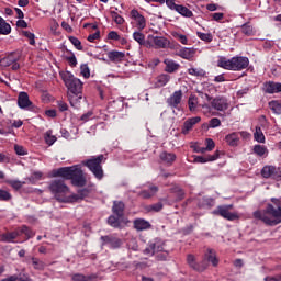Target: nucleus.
Here are the masks:
<instances>
[{
    "instance_id": "423d86ee",
    "label": "nucleus",
    "mask_w": 281,
    "mask_h": 281,
    "mask_svg": "<svg viewBox=\"0 0 281 281\" xmlns=\"http://www.w3.org/2000/svg\"><path fill=\"white\" fill-rule=\"evenodd\" d=\"M234 210V204L218 205L212 211L213 216H221L225 221H239L240 215L238 212H232Z\"/></svg>"
},
{
    "instance_id": "f8f14e48",
    "label": "nucleus",
    "mask_w": 281,
    "mask_h": 281,
    "mask_svg": "<svg viewBox=\"0 0 281 281\" xmlns=\"http://www.w3.org/2000/svg\"><path fill=\"white\" fill-rule=\"evenodd\" d=\"M164 240L161 239H154L149 241L148 246L144 249L145 256H155V254H161L164 251Z\"/></svg>"
},
{
    "instance_id": "5701e85b",
    "label": "nucleus",
    "mask_w": 281,
    "mask_h": 281,
    "mask_svg": "<svg viewBox=\"0 0 281 281\" xmlns=\"http://www.w3.org/2000/svg\"><path fill=\"white\" fill-rule=\"evenodd\" d=\"M221 157V151L216 150L213 155L195 156L194 164H207V161H216Z\"/></svg>"
},
{
    "instance_id": "4468645a",
    "label": "nucleus",
    "mask_w": 281,
    "mask_h": 281,
    "mask_svg": "<svg viewBox=\"0 0 281 281\" xmlns=\"http://www.w3.org/2000/svg\"><path fill=\"white\" fill-rule=\"evenodd\" d=\"M210 105H211V109H214V111H220V112H225L227 111V109H229V102L225 97L213 98Z\"/></svg>"
},
{
    "instance_id": "f704fd0d",
    "label": "nucleus",
    "mask_w": 281,
    "mask_h": 281,
    "mask_svg": "<svg viewBox=\"0 0 281 281\" xmlns=\"http://www.w3.org/2000/svg\"><path fill=\"white\" fill-rule=\"evenodd\" d=\"M19 232H20V236H25V240H30V238H34V236H36V233H34V231H32V228L27 227V225H22L20 227H18Z\"/></svg>"
},
{
    "instance_id": "c9c22d12",
    "label": "nucleus",
    "mask_w": 281,
    "mask_h": 281,
    "mask_svg": "<svg viewBox=\"0 0 281 281\" xmlns=\"http://www.w3.org/2000/svg\"><path fill=\"white\" fill-rule=\"evenodd\" d=\"M170 82V75L161 74L156 78L155 87H166Z\"/></svg>"
},
{
    "instance_id": "0eeeda50",
    "label": "nucleus",
    "mask_w": 281,
    "mask_h": 281,
    "mask_svg": "<svg viewBox=\"0 0 281 281\" xmlns=\"http://www.w3.org/2000/svg\"><path fill=\"white\" fill-rule=\"evenodd\" d=\"M61 78L65 87L68 89V94L82 93V81L74 77L71 72H65Z\"/></svg>"
},
{
    "instance_id": "680f3d73",
    "label": "nucleus",
    "mask_w": 281,
    "mask_h": 281,
    "mask_svg": "<svg viewBox=\"0 0 281 281\" xmlns=\"http://www.w3.org/2000/svg\"><path fill=\"white\" fill-rule=\"evenodd\" d=\"M221 126V119L213 117L209 121V128H218Z\"/></svg>"
},
{
    "instance_id": "338daca9",
    "label": "nucleus",
    "mask_w": 281,
    "mask_h": 281,
    "mask_svg": "<svg viewBox=\"0 0 281 281\" xmlns=\"http://www.w3.org/2000/svg\"><path fill=\"white\" fill-rule=\"evenodd\" d=\"M188 74H190V76H205V71L199 70L196 68H189Z\"/></svg>"
},
{
    "instance_id": "c03bdc74",
    "label": "nucleus",
    "mask_w": 281,
    "mask_h": 281,
    "mask_svg": "<svg viewBox=\"0 0 281 281\" xmlns=\"http://www.w3.org/2000/svg\"><path fill=\"white\" fill-rule=\"evenodd\" d=\"M31 262L36 271H43L45 269V262L36 257H32Z\"/></svg>"
},
{
    "instance_id": "393cba45",
    "label": "nucleus",
    "mask_w": 281,
    "mask_h": 281,
    "mask_svg": "<svg viewBox=\"0 0 281 281\" xmlns=\"http://www.w3.org/2000/svg\"><path fill=\"white\" fill-rule=\"evenodd\" d=\"M87 196H89V189H81L78 193L69 195L68 203H78V201H82L83 199H87Z\"/></svg>"
},
{
    "instance_id": "a211bd4d",
    "label": "nucleus",
    "mask_w": 281,
    "mask_h": 281,
    "mask_svg": "<svg viewBox=\"0 0 281 281\" xmlns=\"http://www.w3.org/2000/svg\"><path fill=\"white\" fill-rule=\"evenodd\" d=\"M202 261L206 262L207 268L210 267V263L212 265V267H218V262H221V260L216 256V250H214L212 248L206 249Z\"/></svg>"
},
{
    "instance_id": "0e129e2a",
    "label": "nucleus",
    "mask_w": 281,
    "mask_h": 281,
    "mask_svg": "<svg viewBox=\"0 0 281 281\" xmlns=\"http://www.w3.org/2000/svg\"><path fill=\"white\" fill-rule=\"evenodd\" d=\"M205 145H206L205 150H207L209 153H211L213 148H216V143H214V139L212 138H206Z\"/></svg>"
},
{
    "instance_id": "58836bf2",
    "label": "nucleus",
    "mask_w": 281,
    "mask_h": 281,
    "mask_svg": "<svg viewBox=\"0 0 281 281\" xmlns=\"http://www.w3.org/2000/svg\"><path fill=\"white\" fill-rule=\"evenodd\" d=\"M176 12H178V14H181V16H186L187 19H191V16H194V13H192L190 9L183 7L182 4H178V7H176Z\"/></svg>"
},
{
    "instance_id": "a878e982",
    "label": "nucleus",
    "mask_w": 281,
    "mask_h": 281,
    "mask_svg": "<svg viewBox=\"0 0 281 281\" xmlns=\"http://www.w3.org/2000/svg\"><path fill=\"white\" fill-rule=\"evenodd\" d=\"M126 205L122 201H114L112 206V212L114 216H119V218H124V210Z\"/></svg>"
},
{
    "instance_id": "de8ad7c7",
    "label": "nucleus",
    "mask_w": 281,
    "mask_h": 281,
    "mask_svg": "<svg viewBox=\"0 0 281 281\" xmlns=\"http://www.w3.org/2000/svg\"><path fill=\"white\" fill-rule=\"evenodd\" d=\"M188 104H189V110L190 111H196V106L199 104V98H196V95H194V94H191L189 97Z\"/></svg>"
},
{
    "instance_id": "f03ea898",
    "label": "nucleus",
    "mask_w": 281,
    "mask_h": 281,
    "mask_svg": "<svg viewBox=\"0 0 281 281\" xmlns=\"http://www.w3.org/2000/svg\"><path fill=\"white\" fill-rule=\"evenodd\" d=\"M52 175L53 177H61V179H65L66 181H71L72 186H76L77 188L87 186L85 172L78 165L54 169Z\"/></svg>"
},
{
    "instance_id": "2f4dec72",
    "label": "nucleus",
    "mask_w": 281,
    "mask_h": 281,
    "mask_svg": "<svg viewBox=\"0 0 281 281\" xmlns=\"http://www.w3.org/2000/svg\"><path fill=\"white\" fill-rule=\"evenodd\" d=\"M225 142L228 144V146H238V143L240 142V133L233 132L226 135Z\"/></svg>"
},
{
    "instance_id": "bb28decb",
    "label": "nucleus",
    "mask_w": 281,
    "mask_h": 281,
    "mask_svg": "<svg viewBox=\"0 0 281 281\" xmlns=\"http://www.w3.org/2000/svg\"><path fill=\"white\" fill-rule=\"evenodd\" d=\"M150 227H153L150 222L144 218L134 220V229H136V232H144L146 229H150Z\"/></svg>"
},
{
    "instance_id": "bf43d9fd",
    "label": "nucleus",
    "mask_w": 281,
    "mask_h": 281,
    "mask_svg": "<svg viewBox=\"0 0 281 281\" xmlns=\"http://www.w3.org/2000/svg\"><path fill=\"white\" fill-rule=\"evenodd\" d=\"M8 183L13 188V190H21L23 188V183L19 180H9Z\"/></svg>"
},
{
    "instance_id": "e433bc0d",
    "label": "nucleus",
    "mask_w": 281,
    "mask_h": 281,
    "mask_svg": "<svg viewBox=\"0 0 281 281\" xmlns=\"http://www.w3.org/2000/svg\"><path fill=\"white\" fill-rule=\"evenodd\" d=\"M252 153L257 155V157H267L269 155V149L265 145H255L252 147Z\"/></svg>"
},
{
    "instance_id": "a19ab883",
    "label": "nucleus",
    "mask_w": 281,
    "mask_h": 281,
    "mask_svg": "<svg viewBox=\"0 0 281 281\" xmlns=\"http://www.w3.org/2000/svg\"><path fill=\"white\" fill-rule=\"evenodd\" d=\"M122 217L117 216V215H110L108 217V225H110L111 227H114L115 229H120L122 227V224L120 223V220Z\"/></svg>"
},
{
    "instance_id": "4d7b16f0",
    "label": "nucleus",
    "mask_w": 281,
    "mask_h": 281,
    "mask_svg": "<svg viewBox=\"0 0 281 281\" xmlns=\"http://www.w3.org/2000/svg\"><path fill=\"white\" fill-rule=\"evenodd\" d=\"M68 38H69L70 43L74 45V47H76V49H78L79 52H82V42H80V40H78V37L69 36Z\"/></svg>"
},
{
    "instance_id": "ddd939ff",
    "label": "nucleus",
    "mask_w": 281,
    "mask_h": 281,
    "mask_svg": "<svg viewBox=\"0 0 281 281\" xmlns=\"http://www.w3.org/2000/svg\"><path fill=\"white\" fill-rule=\"evenodd\" d=\"M130 18L134 21L136 30H146V18L137 9L131 10Z\"/></svg>"
},
{
    "instance_id": "aec40b11",
    "label": "nucleus",
    "mask_w": 281,
    "mask_h": 281,
    "mask_svg": "<svg viewBox=\"0 0 281 281\" xmlns=\"http://www.w3.org/2000/svg\"><path fill=\"white\" fill-rule=\"evenodd\" d=\"M32 101L30 100V94H27V92L22 91L19 93L18 95V106L20 109H30V106H32Z\"/></svg>"
},
{
    "instance_id": "c85d7f7f",
    "label": "nucleus",
    "mask_w": 281,
    "mask_h": 281,
    "mask_svg": "<svg viewBox=\"0 0 281 281\" xmlns=\"http://www.w3.org/2000/svg\"><path fill=\"white\" fill-rule=\"evenodd\" d=\"M68 100L72 109H80V104L82 102V92L68 94Z\"/></svg>"
},
{
    "instance_id": "7ed1b4c3",
    "label": "nucleus",
    "mask_w": 281,
    "mask_h": 281,
    "mask_svg": "<svg viewBox=\"0 0 281 281\" xmlns=\"http://www.w3.org/2000/svg\"><path fill=\"white\" fill-rule=\"evenodd\" d=\"M217 67L226 69L227 71H243L249 67V58L245 56H234L231 59L221 57L217 60Z\"/></svg>"
},
{
    "instance_id": "3c124183",
    "label": "nucleus",
    "mask_w": 281,
    "mask_h": 281,
    "mask_svg": "<svg viewBox=\"0 0 281 281\" xmlns=\"http://www.w3.org/2000/svg\"><path fill=\"white\" fill-rule=\"evenodd\" d=\"M269 109L272 110L277 115H281V103L280 101H270Z\"/></svg>"
},
{
    "instance_id": "1a4fd4ad",
    "label": "nucleus",
    "mask_w": 281,
    "mask_h": 281,
    "mask_svg": "<svg viewBox=\"0 0 281 281\" xmlns=\"http://www.w3.org/2000/svg\"><path fill=\"white\" fill-rule=\"evenodd\" d=\"M175 49V46H170V40L165 36L148 35L147 37V49Z\"/></svg>"
},
{
    "instance_id": "39448f33",
    "label": "nucleus",
    "mask_w": 281,
    "mask_h": 281,
    "mask_svg": "<svg viewBox=\"0 0 281 281\" xmlns=\"http://www.w3.org/2000/svg\"><path fill=\"white\" fill-rule=\"evenodd\" d=\"M104 161H106V158H104V155L101 154L85 160L82 165L86 166L90 172H92L95 179L102 181V179H104V169H102V164H104Z\"/></svg>"
},
{
    "instance_id": "69168bd1",
    "label": "nucleus",
    "mask_w": 281,
    "mask_h": 281,
    "mask_svg": "<svg viewBox=\"0 0 281 281\" xmlns=\"http://www.w3.org/2000/svg\"><path fill=\"white\" fill-rule=\"evenodd\" d=\"M93 119V111H88L87 113L82 114L80 116V121L85 124L87 122H89V120Z\"/></svg>"
},
{
    "instance_id": "ea45409f",
    "label": "nucleus",
    "mask_w": 281,
    "mask_h": 281,
    "mask_svg": "<svg viewBox=\"0 0 281 281\" xmlns=\"http://www.w3.org/2000/svg\"><path fill=\"white\" fill-rule=\"evenodd\" d=\"M171 194H176V201H183L186 199V191L179 186H175L170 189Z\"/></svg>"
},
{
    "instance_id": "864d4df0",
    "label": "nucleus",
    "mask_w": 281,
    "mask_h": 281,
    "mask_svg": "<svg viewBox=\"0 0 281 281\" xmlns=\"http://www.w3.org/2000/svg\"><path fill=\"white\" fill-rule=\"evenodd\" d=\"M44 139L48 146H54V143L56 142V136L52 135V131H47Z\"/></svg>"
},
{
    "instance_id": "6e6d98bb",
    "label": "nucleus",
    "mask_w": 281,
    "mask_h": 281,
    "mask_svg": "<svg viewBox=\"0 0 281 281\" xmlns=\"http://www.w3.org/2000/svg\"><path fill=\"white\" fill-rule=\"evenodd\" d=\"M58 27H60V25L58 24V22L56 20H53L50 22V33L54 36H59L60 35V31H58Z\"/></svg>"
},
{
    "instance_id": "c756f323",
    "label": "nucleus",
    "mask_w": 281,
    "mask_h": 281,
    "mask_svg": "<svg viewBox=\"0 0 281 281\" xmlns=\"http://www.w3.org/2000/svg\"><path fill=\"white\" fill-rule=\"evenodd\" d=\"M19 236H21L19 228H15L13 232L2 234L0 240L2 243H14Z\"/></svg>"
},
{
    "instance_id": "2eb2a0df",
    "label": "nucleus",
    "mask_w": 281,
    "mask_h": 281,
    "mask_svg": "<svg viewBox=\"0 0 281 281\" xmlns=\"http://www.w3.org/2000/svg\"><path fill=\"white\" fill-rule=\"evenodd\" d=\"M175 47L179 49L176 53V56H179V58H182L183 60H192V58L196 56V48L194 47H181L179 44H176Z\"/></svg>"
},
{
    "instance_id": "473e14b6",
    "label": "nucleus",
    "mask_w": 281,
    "mask_h": 281,
    "mask_svg": "<svg viewBox=\"0 0 281 281\" xmlns=\"http://www.w3.org/2000/svg\"><path fill=\"white\" fill-rule=\"evenodd\" d=\"M157 192H159V187L150 186L149 191L143 190L138 193V196H140L142 199H153V196H155V194H157Z\"/></svg>"
},
{
    "instance_id": "9b49d317",
    "label": "nucleus",
    "mask_w": 281,
    "mask_h": 281,
    "mask_svg": "<svg viewBox=\"0 0 281 281\" xmlns=\"http://www.w3.org/2000/svg\"><path fill=\"white\" fill-rule=\"evenodd\" d=\"M261 176L263 179H276V181H281V167L276 166H265L261 169Z\"/></svg>"
},
{
    "instance_id": "09e8293b",
    "label": "nucleus",
    "mask_w": 281,
    "mask_h": 281,
    "mask_svg": "<svg viewBox=\"0 0 281 281\" xmlns=\"http://www.w3.org/2000/svg\"><path fill=\"white\" fill-rule=\"evenodd\" d=\"M196 36L200 38V41H204V43H212V41H214L212 33L198 32Z\"/></svg>"
},
{
    "instance_id": "dca6fc26",
    "label": "nucleus",
    "mask_w": 281,
    "mask_h": 281,
    "mask_svg": "<svg viewBox=\"0 0 281 281\" xmlns=\"http://www.w3.org/2000/svg\"><path fill=\"white\" fill-rule=\"evenodd\" d=\"M166 102L170 109H179V106H181V102H183V91H175L169 98H167Z\"/></svg>"
},
{
    "instance_id": "37998d69",
    "label": "nucleus",
    "mask_w": 281,
    "mask_h": 281,
    "mask_svg": "<svg viewBox=\"0 0 281 281\" xmlns=\"http://www.w3.org/2000/svg\"><path fill=\"white\" fill-rule=\"evenodd\" d=\"M254 139L255 142H258V144H265V133H262V128L260 126L255 127Z\"/></svg>"
},
{
    "instance_id": "f257e3e1",
    "label": "nucleus",
    "mask_w": 281,
    "mask_h": 281,
    "mask_svg": "<svg viewBox=\"0 0 281 281\" xmlns=\"http://www.w3.org/2000/svg\"><path fill=\"white\" fill-rule=\"evenodd\" d=\"M270 201L271 203H267L266 209L255 211L252 216L269 227H276L281 223V200L272 198Z\"/></svg>"
},
{
    "instance_id": "412c9836",
    "label": "nucleus",
    "mask_w": 281,
    "mask_h": 281,
    "mask_svg": "<svg viewBox=\"0 0 281 281\" xmlns=\"http://www.w3.org/2000/svg\"><path fill=\"white\" fill-rule=\"evenodd\" d=\"M164 65L166 74H176V71H179V69H181V65L170 58H165Z\"/></svg>"
},
{
    "instance_id": "a18cd8bd",
    "label": "nucleus",
    "mask_w": 281,
    "mask_h": 281,
    "mask_svg": "<svg viewBox=\"0 0 281 281\" xmlns=\"http://www.w3.org/2000/svg\"><path fill=\"white\" fill-rule=\"evenodd\" d=\"M1 281H32V279L27 274H24L23 277L20 278L16 274H12L2 279Z\"/></svg>"
},
{
    "instance_id": "72a5a7b5",
    "label": "nucleus",
    "mask_w": 281,
    "mask_h": 281,
    "mask_svg": "<svg viewBox=\"0 0 281 281\" xmlns=\"http://www.w3.org/2000/svg\"><path fill=\"white\" fill-rule=\"evenodd\" d=\"M133 38L138 43V45H142L143 47H148V40L146 41V35L142 33V31H136L133 33Z\"/></svg>"
},
{
    "instance_id": "9d476101",
    "label": "nucleus",
    "mask_w": 281,
    "mask_h": 281,
    "mask_svg": "<svg viewBox=\"0 0 281 281\" xmlns=\"http://www.w3.org/2000/svg\"><path fill=\"white\" fill-rule=\"evenodd\" d=\"M187 265L190 267V269H193V271H196L198 273L207 271V263L203 260L196 261V256L192 254L187 255Z\"/></svg>"
},
{
    "instance_id": "79ce46f5",
    "label": "nucleus",
    "mask_w": 281,
    "mask_h": 281,
    "mask_svg": "<svg viewBox=\"0 0 281 281\" xmlns=\"http://www.w3.org/2000/svg\"><path fill=\"white\" fill-rule=\"evenodd\" d=\"M240 27L241 33H244L245 36H256V30L254 29V25H250L249 22L243 24Z\"/></svg>"
},
{
    "instance_id": "7c9ffc66",
    "label": "nucleus",
    "mask_w": 281,
    "mask_h": 281,
    "mask_svg": "<svg viewBox=\"0 0 281 281\" xmlns=\"http://www.w3.org/2000/svg\"><path fill=\"white\" fill-rule=\"evenodd\" d=\"M108 109H110L112 113H120V111L124 110V101L122 99L110 101L108 104Z\"/></svg>"
},
{
    "instance_id": "49530a36",
    "label": "nucleus",
    "mask_w": 281,
    "mask_h": 281,
    "mask_svg": "<svg viewBox=\"0 0 281 281\" xmlns=\"http://www.w3.org/2000/svg\"><path fill=\"white\" fill-rule=\"evenodd\" d=\"M162 210H164V203L161 202L145 206V211L147 212H161Z\"/></svg>"
},
{
    "instance_id": "e2e57ef3",
    "label": "nucleus",
    "mask_w": 281,
    "mask_h": 281,
    "mask_svg": "<svg viewBox=\"0 0 281 281\" xmlns=\"http://www.w3.org/2000/svg\"><path fill=\"white\" fill-rule=\"evenodd\" d=\"M14 151L19 156H25L27 155V149L21 145H14Z\"/></svg>"
},
{
    "instance_id": "20e7f679",
    "label": "nucleus",
    "mask_w": 281,
    "mask_h": 281,
    "mask_svg": "<svg viewBox=\"0 0 281 281\" xmlns=\"http://www.w3.org/2000/svg\"><path fill=\"white\" fill-rule=\"evenodd\" d=\"M49 192L59 203H69V187L65 184V180L55 179L48 186Z\"/></svg>"
},
{
    "instance_id": "4c0bfd02",
    "label": "nucleus",
    "mask_w": 281,
    "mask_h": 281,
    "mask_svg": "<svg viewBox=\"0 0 281 281\" xmlns=\"http://www.w3.org/2000/svg\"><path fill=\"white\" fill-rule=\"evenodd\" d=\"M10 32H12V26H10V24L5 22L2 16H0V34H2L3 36H8Z\"/></svg>"
},
{
    "instance_id": "603ef678",
    "label": "nucleus",
    "mask_w": 281,
    "mask_h": 281,
    "mask_svg": "<svg viewBox=\"0 0 281 281\" xmlns=\"http://www.w3.org/2000/svg\"><path fill=\"white\" fill-rule=\"evenodd\" d=\"M22 36H24L25 38H27L29 43L31 45H36V35H34V33L30 32V31H22Z\"/></svg>"
},
{
    "instance_id": "13d9d810",
    "label": "nucleus",
    "mask_w": 281,
    "mask_h": 281,
    "mask_svg": "<svg viewBox=\"0 0 281 281\" xmlns=\"http://www.w3.org/2000/svg\"><path fill=\"white\" fill-rule=\"evenodd\" d=\"M111 16L116 25H124L125 20L122 18V15H119L117 12L111 11Z\"/></svg>"
},
{
    "instance_id": "f3484780",
    "label": "nucleus",
    "mask_w": 281,
    "mask_h": 281,
    "mask_svg": "<svg viewBox=\"0 0 281 281\" xmlns=\"http://www.w3.org/2000/svg\"><path fill=\"white\" fill-rule=\"evenodd\" d=\"M102 245H108L110 249H120L122 247V239L114 235L101 236Z\"/></svg>"
},
{
    "instance_id": "8fccbe9b",
    "label": "nucleus",
    "mask_w": 281,
    "mask_h": 281,
    "mask_svg": "<svg viewBox=\"0 0 281 281\" xmlns=\"http://www.w3.org/2000/svg\"><path fill=\"white\" fill-rule=\"evenodd\" d=\"M171 36H173V38H176V41H179V43H181V45H188V36L179 33V32H172Z\"/></svg>"
},
{
    "instance_id": "6e6552de",
    "label": "nucleus",
    "mask_w": 281,
    "mask_h": 281,
    "mask_svg": "<svg viewBox=\"0 0 281 281\" xmlns=\"http://www.w3.org/2000/svg\"><path fill=\"white\" fill-rule=\"evenodd\" d=\"M19 60H21V50L11 52L0 59V67H11L13 71H19L21 69Z\"/></svg>"
},
{
    "instance_id": "5fc2aeb1",
    "label": "nucleus",
    "mask_w": 281,
    "mask_h": 281,
    "mask_svg": "<svg viewBox=\"0 0 281 281\" xmlns=\"http://www.w3.org/2000/svg\"><path fill=\"white\" fill-rule=\"evenodd\" d=\"M0 201H12V193L7 190L0 189Z\"/></svg>"
},
{
    "instance_id": "cd10ccee",
    "label": "nucleus",
    "mask_w": 281,
    "mask_h": 281,
    "mask_svg": "<svg viewBox=\"0 0 281 281\" xmlns=\"http://www.w3.org/2000/svg\"><path fill=\"white\" fill-rule=\"evenodd\" d=\"M159 158L166 166H172L177 161V155L175 153L162 151Z\"/></svg>"
},
{
    "instance_id": "4be33fe9",
    "label": "nucleus",
    "mask_w": 281,
    "mask_h": 281,
    "mask_svg": "<svg viewBox=\"0 0 281 281\" xmlns=\"http://www.w3.org/2000/svg\"><path fill=\"white\" fill-rule=\"evenodd\" d=\"M108 58L111 63H124L126 58V53L120 50H111L108 53Z\"/></svg>"
},
{
    "instance_id": "052dcab7",
    "label": "nucleus",
    "mask_w": 281,
    "mask_h": 281,
    "mask_svg": "<svg viewBox=\"0 0 281 281\" xmlns=\"http://www.w3.org/2000/svg\"><path fill=\"white\" fill-rule=\"evenodd\" d=\"M80 69H81V76H83V78H90L91 70L89 69V65L82 64Z\"/></svg>"
},
{
    "instance_id": "b1692460",
    "label": "nucleus",
    "mask_w": 281,
    "mask_h": 281,
    "mask_svg": "<svg viewBox=\"0 0 281 281\" xmlns=\"http://www.w3.org/2000/svg\"><path fill=\"white\" fill-rule=\"evenodd\" d=\"M265 92L266 93H281V83L276 81H267L265 85Z\"/></svg>"
},
{
    "instance_id": "6ab92c4d",
    "label": "nucleus",
    "mask_w": 281,
    "mask_h": 281,
    "mask_svg": "<svg viewBox=\"0 0 281 281\" xmlns=\"http://www.w3.org/2000/svg\"><path fill=\"white\" fill-rule=\"evenodd\" d=\"M201 122V116H193L184 121L183 126L181 128L182 135H188L196 124Z\"/></svg>"
},
{
    "instance_id": "774afa93",
    "label": "nucleus",
    "mask_w": 281,
    "mask_h": 281,
    "mask_svg": "<svg viewBox=\"0 0 281 281\" xmlns=\"http://www.w3.org/2000/svg\"><path fill=\"white\" fill-rule=\"evenodd\" d=\"M98 38H100V31L90 34L87 40L89 41V43H93L94 41H98Z\"/></svg>"
}]
</instances>
